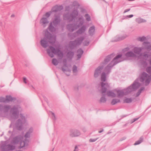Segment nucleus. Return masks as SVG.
Instances as JSON below:
<instances>
[{
  "mask_svg": "<svg viewBox=\"0 0 151 151\" xmlns=\"http://www.w3.org/2000/svg\"><path fill=\"white\" fill-rule=\"evenodd\" d=\"M127 56H133L134 54L131 52H129L127 54Z\"/></svg>",
  "mask_w": 151,
  "mask_h": 151,
  "instance_id": "16",
  "label": "nucleus"
},
{
  "mask_svg": "<svg viewBox=\"0 0 151 151\" xmlns=\"http://www.w3.org/2000/svg\"><path fill=\"white\" fill-rule=\"evenodd\" d=\"M117 93V95L118 96H122L123 94V92L122 91H114V92L110 91L108 93V96L112 97H114L115 96V94Z\"/></svg>",
  "mask_w": 151,
  "mask_h": 151,
  "instance_id": "1",
  "label": "nucleus"
},
{
  "mask_svg": "<svg viewBox=\"0 0 151 151\" xmlns=\"http://www.w3.org/2000/svg\"><path fill=\"white\" fill-rule=\"evenodd\" d=\"M101 101H102V102H104V101H105V100H103V98H101Z\"/></svg>",
  "mask_w": 151,
  "mask_h": 151,
  "instance_id": "29",
  "label": "nucleus"
},
{
  "mask_svg": "<svg viewBox=\"0 0 151 151\" xmlns=\"http://www.w3.org/2000/svg\"><path fill=\"white\" fill-rule=\"evenodd\" d=\"M52 62L53 64L54 65H56L58 63L57 60L55 59H53L52 60Z\"/></svg>",
  "mask_w": 151,
  "mask_h": 151,
  "instance_id": "11",
  "label": "nucleus"
},
{
  "mask_svg": "<svg viewBox=\"0 0 151 151\" xmlns=\"http://www.w3.org/2000/svg\"><path fill=\"white\" fill-rule=\"evenodd\" d=\"M102 89L101 91L102 93L105 92L106 89L108 88L109 85L107 84L102 83L101 84Z\"/></svg>",
  "mask_w": 151,
  "mask_h": 151,
  "instance_id": "4",
  "label": "nucleus"
},
{
  "mask_svg": "<svg viewBox=\"0 0 151 151\" xmlns=\"http://www.w3.org/2000/svg\"><path fill=\"white\" fill-rule=\"evenodd\" d=\"M101 132V131H99V132L100 133Z\"/></svg>",
  "mask_w": 151,
  "mask_h": 151,
  "instance_id": "38",
  "label": "nucleus"
},
{
  "mask_svg": "<svg viewBox=\"0 0 151 151\" xmlns=\"http://www.w3.org/2000/svg\"><path fill=\"white\" fill-rule=\"evenodd\" d=\"M139 39L140 41H143L145 40L146 38L145 37H143L139 38Z\"/></svg>",
  "mask_w": 151,
  "mask_h": 151,
  "instance_id": "19",
  "label": "nucleus"
},
{
  "mask_svg": "<svg viewBox=\"0 0 151 151\" xmlns=\"http://www.w3.org/2000/svg\"><path fill=\"white\" fill-rule=\"evenodd\" d=\"M129 10H129H129H127V11H126V10H125V12H127L128 11H129Z\"/></svg>",
  "mask_w": 151,
  "mask_h": 151,
  "instance_id": "35",
  "label": "nucleus"
},
{
  "mask_svg": "<svg viewBox=\"0 0 151 151\" xmlns=\"http://www.w3.org/2000/svg\"><path fill=\"white\" fill-rule=\"evenodd\" d=\"M47 52L49 55L51 57H53L52 53L55 54L56 52L55 50L53 47H51L50 49L47 50Z\"/></svg>",
  "mask_w": 151,
  "mask_h": 151,
  "instance_id": "5",
  "label": "nucleus"
},
{
  "mask_svg": "<svg viewBox=\"0 0 151 151\" xmlns=\"http://www.w3.org/2000/svg\"><path fill=\"white\" fill-rule=\"evenodd\" d=\"M147 71L149 72L151 71V68H147Z\"/></svg>",
  "mask_w": 151,
  "mask_h": 151,
  "instance_id": "24",
  "label": "nucleus"
},
{
  "mask_svg": "<svg viewBox=\"0 0 151 151\" xmlns=\"http://www.w3.org/2000/svg\"><path fill=\"white\" fill-rule=\"evenodd\" d=\"M133 15L132 14H131L130 15H128L127 17H128L129 18H131V17H133Z\"/></svg>",
  "mask_w": 151,
  "mask_h": 151,
  "instance_id": "25",
  "label": "nucleus"
},
{
  "mask_svg": "<svg viewBox=\"0 0 151 151\" xmlns=\"http://www.w3.org/2000/svg\"><path fill=\"white\" fill-rule=\"evenodd\" d=\"M74 151H78L77 147L76 146L75 147V149Z\"/></svg>",
  "mask_w": 151,
  "mask_h": 151,
  "instance_id": "26",
  "label": "nucleus"
},
{
  "mask_svg": "<svg viewBox=\"0 0 151 151\" xmlns=\"http://www.w3.org/2000/svg\"><path fill=\"white\" fill-rule=\"evenodd\" d=\"M94 31V28L93 27H91L90 30H89V32L90 33H91V32H93Z\"/></svg>",
  "mask_w": 151,
  "mask_h": 151,
  "instance_id": "13",
  "label": "nucleus"
},
{
  "mask_svg": "<svg viewBox=\"0 0 151 151\" xmlns=\"http://www.w3.org/2000/svg\"><path fill=\"white\" fill-rule=\"evenodd\" d=\"M101 80L103 81H104L105 80V78L104 74H102V75Z\"/></svg>",
  "mask_w": 151,
  "mask_h": 151,
  "instance_id": "17",
  "label": "nucleus"
},
{
  "mask_svg": "<svg viewBox=\"0 0 151 151\" xmlns=\"http://www.w3.org/2000/svg\"><path fill=\"white\" fill-rule=\"evenodd\" d=\"M15 148V146L13 145V144H9L3 147L2 149L4 151H6L9 150H12Z\"/></svg>",
  "mask_w": 151,
  "mask_h": 151,
  "instance_id": "2",
  "label": "nucleus"
},
{
  "mask_svg": "<svg viewBox=\"0 0 151 151\" xmlns=\"http://www.w3.org/2000/svg\"><path fill=\"white\" fill-rule=\"evenodd\" d=\"M142 139H141L139 140L136 142L134 144V145H136L139 144L142 141Z\"/></svg>",
  "mask_w": 151,
  "mask_h": 151,
  "instance_id": "10",
  "label": "nucleus"
},
{
  "mask_svg": "<svg viewBox=\"0 0 151 151\" xmlns=\"http://www.w3.org/2000/svg\"><path fill=\"white\" fill-rule=\"evenodd\" d=\"M12 17H14V14L12 15L11 16Z\"/></svg>",
  "mask_w": 151,
  "mask_h": 151,
  "instance_id": "30",
  "label": "nucleus"
},
{
  "mask_svg": "<svg viewBox=\"0 0 151 151\" xmlns=\"http://www.w3.org/2000/svg\"><path fill=\"white\" fill-rule=\"evenodd\" d=\"M41 22L43 24H45L47 23V21L46 18H43L41 20Z\"/></svg>",
  "mask_w": 151,
  "mask_h": 151,
  "instance_id": "9",
  "label": "nucleus"
},
{
  "mask_svg": "<svg viewBox=\"0 0 151 151\" xmlns=\"http://www.w3.org/2000/svg\"><path fill=\"white\" fill-rule=\"evenodd\" d=\"M101 69L100 67L98 68L95 70L94 73V76L97 77L101 72Z\"/></svg>",
  "mask_w": 151,
  "mask_h": 151,
  "instance_id": "6",
  "label": "nucleus"
},
{
  "mask_svg": "<svg viewBox=\"0 0 151 151\" xmlns=\"http://www.w3.org/2000/svg\"><path fill=\"white\" fill-rule=\"evenodd\" d=\"M81 53H82V51H81Z\"/></svg>",
  "mask_w": 151,
  "mask_h": 151,
  "instance_id": "39",
  "label": "nucleus"
},
{
  "mask_svg": "<svg viewBox=\"0 0 151 151\" xmlns=\"http://www.w3.org/2000/svg\"><path fill=\"white\" fill-rule=\"evenodd\" d=\"M137 120V119H134V121H133L132 123V122H134V121H135L136 120Z\"/></svg>",
  "mask_w": 151,
  "mask_h": 151,
  "instance_id": "33",
  "label": "nucleus"
},
{
  "mask_svg": "<svg viewBox=\"0 0 151 151\" xmlns=\"http://www.w3.org/2000/svg\"><path fill=\"white\" fill-rule=\"evenodd\" d=\"M150 49H151V47H150Z\"/></svg>",
  "mask_w": 151,
  "mask_h": 151,
  "instance_id": "40",
  "label": "nucleus"
},
{
  "mask_svg": "<svg viewBox=\"0 0 151 151\" xmlns=\"http://www.w3.org/2000/svg\"><path fill=\"white\" fill-rule=\"evenodd\" d=\"M96 139H93V140H92V139H90V142H94L96 141Z\"/></svg>",
  "mask_w": 151,
  "mask_h": 151,
  "instance_id": "27",
  "label": "nucleus"
},
{
  "mask_svg": "<svg viewBox=\"0 0 151 151\" xmlns=\"http://www.w3.org/2000/svg\"><path fill=\"white\" fill-rule=\"evenodd\" d=\"M76 68H74L73 70V71H75V70H76Z\"/></svg>",
  "mask_w": 151,
  "mask_h": 151,
  "instance_id": "32",
  "label": "nucleus"
},
{
  "mask_svg": "<svg viewBox=\"0 0 151 151\" xmlns=\"http://www.w3.org/2000/svg\"><path fill=\"white\" fill-rule=\"evenodd\" d=\"M141 79L142 81H145L146 83H148L150 80L151 78L150 76H147L146 73H144L142 75Z\"/></svg>",
  "mask_w": 151,
  "mask_h": 151,
  "instance_id": "3",
  "label": "nucleus"
},
{
  "mask_svg": "<svg viewBox=\"0 0 151 151\" xmlns=\"http://www.w3.org/2000/svg\"><path fill=\"white\" fill-rule=\"evenodd\" d=\"M46 44V41L44 40H42L41 41V44L43 47H45Z\"/></svg>",
  "mask_w": 151,
  "mask_h": 151,
  "instance_id": "8",
  "label": "nucleus"
},
{
  "mask_svg": "<svg viewBox=\"0 0 151 151\" xmlns=\"http://www.w3.org/2000/svg\"><path fill=\"white\" fill-rule=\"evenodd\" d=\"M9 97V99H8V100H11V98L10 97Z\"/></svg>",
  "mask_w": 151,
  "mask_h": 151,
  "instance_id": "34",
  "label": "nucleus"
},
{
  "mask_svg": "<svg viewBox=\"0 0 151 151\" xmlns=\"http://www.w3.org/2000/svg\"><path fill=\"white\" fill-rule=\"evenodd\" d=\"M16 143V141H14L13 142V144H15Z\"/></svg>",
  "mask_w": 151,
  "mask_h": 151,
  "instance_id": "31",
  "label": "nucleus"
},
{
  "mask_svg": "<svg viewBox=\"0 0 151 151\" xmlns=\"http://www.w3.org/2000/svg\"><path fill=\"white\" fill-rule=\"evenodd\" d=\"M50 14H49L48 13H47L46 14H45V16L47 17H48L49 16Z\"/></svg>",
  "mask_w": 151,
  "mask_h": 151,
  "instance_id": "28",
  "label": "nucleus"
},
{
  "mask_svg": "<svg viewBox=\"0 0 151 151\" xmlns=\"http://www.w3.org/2000/svg\"><path fill=\"white\" fill-rule=\"evenodd\" d=\"M150 64H151V61L150 62Z\"/></svg>",
  "mask_w": 151,
  "mask_h": 151,
  "instance_id": "37",
  "label": "nucleus"
},
{
  "mask_svg": "<svg viewBox=\"0 0 151 151\" xmlns=\"http://www.w3.org/2000/svg\"><path fill=\"white\" fill-rule=\"evenodd\" d=\"M85 17L87 20L88 21L89 20L90 17L88 15H86L85 16Z\"/></svg>",
  "mask_w": 151,
  "mask_h": 151,
  "instance_id": "20",
  "label": "nucleus"
},
{
  "mask_svg": "<svg viewBox=\"0 0 151 151\" xmlns=\"http://www.w3.org/2000/svg\"><path fill=\"white\" fill-rule=\"evenodd\" d=\"M136 84H134L133 86L128 88V91H132V90H133L134 89L135 87H136Z\"/></svg>",
  "mask_w": 151,
  "mask_h": 151,
  "instance_id": "7",
  "label": "nucleus"
},
{
  "mask_svg": "<svg viewBox=\"0 0 151 151\" xmlns=\"http://www.w3.org/2000/svg\"><path fill=\"white\" fill-rule=\"evenodd\" d=\"M139 50V48H137V50Z\"/></svg>",
  "mask_w": 151,
  "mask_h": 151,
  "instance_id": "36",
  "label": "nucleus"
},
{
  "mask_svg": "<svg viewBox=\"0 0 151 151\" xmlns=\"http://www.w3.org/2000/svg\"><path fill=\"white\" fill-rule=\"evenodd\" d=\"M77 132H75L74 134H73L72 133L71 134V135L72 137H76L78 136L79 134V133H77V134H76Z\"/></svg>",
  "mask_w": 151,
  "mask_h": 151,
  "instance_id": "14",
  "label": "nucleus"
},
{
  "mask_svg": "<svg viewBox=\"0 0 151 151\" xmlns=\"http://www.w3.org/2000/svg\"><path fill=\"white\" fill-rule=\"evenodd\" d=\"M121 56V55H117L114 59V60H117L118 58H120Z\"/></svg>",
  "mask_w": 151,
  "mask_h": 151,
  "instance_id": "22",
  "label": "nucleus"
},
{
  "mask_svg": "<svg viewBox=\"0 0 151 151\" xmlns=\"http://www.w3.org/2000/svg\"><path fill=\"white\" fill-rule=\"evenodd\" d=\"M25 145V143L24 142H22L20 143V147H23Z\"/></svg>",
  "mask_w": 151,
  "mask_h": 151,
  "instance_id": "18",
  "label": "nucleus"
},
{
  "mask_svg": "<svg viewBox=\"0 0 151 151\" xmlns=\"http://www.w3.org/2000/svg\"><path fill=\"white\" fill-rule=\"evenodd\" d=\"M138 22H143V21L141 19H139L137 20Z\"/></svg>",
  "mask_w": 151,
  "mask_h": 151,
  "instance_id": "21",
  "label": "nucleus"
},
{
  "mask_svg": "<svg viewBox=\"0 0 151 151\" xmlns=\"http://www.w3.org/2000/svg\"><path fill=\"white\" fill-rule=\"evenodd\" d=\"M119 102V100H116L115 99L113 100L111 102V104H114L116 103H117V102Z\"/></svg>",
  "mask_w": 151,
  "mask_h": 151,
  "instance_id": "15",
  "label": "nucleus"
},
{
  "mask_svg": "<svg viewBox=\"0 0 151 151\" xmlns=\"http://www.w3.org/2000/svg\"><path fill=\"white\" fill-rule=\"evenodd\" d=\"M23 81L25 83H27V79L26 78H23Z\"/></svg>",
  "mask_w": 151,
  "mask_h": 151,
  "instance_id": "23",
  "label": "nucleus"
},
{
  "mask_svg": "<svg viewBox=\"0 0 151 151\" xmlns=\"http://www.w3.org/2000/svg\"><path fill=\"white\" fill-rule=\"evenodd\" d=\"M132 101V100L130 99H127L124 100V102L126 103H129Z\"/></svg>",
  "mask_w": 151,
  "mask_h": 151,
  "instance_id": "12",
  "label": "nucleus"
}]
</instances>
